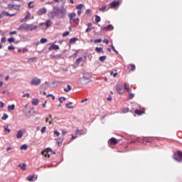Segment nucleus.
Wrapping results in <instances>:
<instances>
[{
    "instance_id": "obj_26",
    "label": "nucleus",
    "mask_w": 182,
    "mask_h": 182,
    "mask_svg": "<svg viewBox=\"0 0 182 182\" xmlns=\"http://www.w3.org/2000/svg\"><path fill=\"white\" fill-rule=\"evenodd\" d=\"M77 41H79V38L74 37L70 40V43H76Z\"/></svg>"
},
{
    "instance_id": "obj_64",
    "label": "nucleus",
    "mask_w": 182,
    "mask_h": 182,
    "mask_svg": "<svg viewBox=\"0 0 182 182\" xmlns=\"http://www.w3.org/2000/svg\"><path fill=\"white\" fill-rule=\"evenodd\" d=\"M77 14L79 16H80V15L82 14V10L78 9V11H77Z\"/></svg>"
},
{
    "instance_id": "obj_50",
    "label": "nucleus",
    "mask_w": 182,
    "mask_h": 182,
    "mask_svg": "<svg viewBox=\"0 0 182 182\" xmlns=\"http://www.w3.org/2000/svg\"><path fill=\"white\" fill-rule=\"evenodd\" d=\"M134 97V93H130L128 96V99L131 100V99H133Z\"/></svg>"
},
{
    "instance_id": "obj_5",
    "label": "nucleus",
    "mask_w": 182,
    "mask_h": 182,
    "mask_svg": "<svg viewBox=\"0 0 182 182\" xmlns=\"http://www.w3.org/2000/svg\"><path fill=\"white\" fill-rule=\"evenodd\" d=\"M41 79L38 78V77H34L31 80V85L32 86H38V85H41Z\"/></svg>"
},
{
    "instance_id": "obj_35",
    "label": "nucleus",
    "mask_w": 182,
    "mask_h": 182,
    "mask_svg": "<svg viewBox=\"0 0 182 182\" xmlns=\"http://www.w3.org/2000/svg\"><path fill=\"white\" fill-rule=\"evenodd\" d=\"M8 42L9 43H14V42H15V38H14V37H10L9 38H8Z\"/></svg>"
},
{
    "instance_id": "obj_24",
    "label": "nucleus",
    "mask_w": 182,
    "mask_h": 182,
    "mask_svg": "<svg viewBox=\"0 0 182 182\" xmlns=\"http://www.w3.org/2000/svg\"><path fill=\"white\" fill-rule=\"evenodd\" d=\"M45 24L46 28H50V26H52V21H50V20H47Z\"/></svg>"
},
{
    "instance_id": "obj_4",
    "label": "nucleus",
    "mask_w": 182,
    "mask_h": 182,
    "mask_svg": "<svg viewBox=\"0 0 182 182\" xmlns=\"http://www.w3.org/2000/svg\"><path fill=\"white\" fill-rule=\"evenodd\" d=\"M15 15H16V14H10L9 11H1V14H0V19H2L4 16L11 18L12 16H15Z\"/></svg>"
},
{
    "instance_id": "obj_12",
    "label": "nucleus",
    "mask_w": 182,
    "mask_h": 182,
    "mask_svg": "<svg viewBox=\"0 0 182 182\" xmlns=\"http://www.w3.org/2000/svg\"><path fill=\"white\" fill-rule=\"evenodd\" d=\"M28 31H30V32H32L33 31H38V26H33L32 24H28Z\"/></svg>"
},
{
    "instance_id": "obj_38",
    "label": "nucleus",
    "mask_w": 182,
    "mask_h": 182,
    "mask_svg": "<svg viewBox=\"0 0 182 182\" xmlns=\"http://www.w3.org/2000/svg\"><path fill=\"white\" fill-rule=\"evenodd\" d=\"M60 103H63V102L66 101V98L65 97H60L58 98Z\"/></svg>"
},
{
    "instance_id": "obj_31",
    "label": "nucleus",
    "mask_w": 182,
    "mask_h": 182,
    "mask_svg": "<svg viewBox=\"0 0 182 182\" xmlns=\"http://www.w3.org/2000/svg\"><path fill=\"white\" fill-rule=\"evenodd\" d=\"M71 105H73V103L68 102L65 105V107H67V109H73V106H71Z\"/></svg>"
},
{
    "instance_id": "obj_9",
    "label": "nucleus",
    "mask_w": 182,
    "mask_h": 182,
    "mask_svg": "<svg viewBox=\"0 0 182 182\" xmlns=\"http://www.w3.org/2000/svg\"><path fill=\"white\" fill-rule=\"evenodd\" d=\"M28 28H29V24L23 23L22 25L19 26V27L17 29L18 31H22V29H24L25 31H28Z\"/></svg>"
},
{
    "instance_id": "obj_61",
    "label": "nucleus",
    "mask_w": 182,
    "mask_h": 182,
    "mask_svg": "<svg viewBox=\"0 0 182 182\" xmlns=\"http://www.w3.org/2000/svg\"><path fill=\"white\" fill-rule=\"evenodd\" d=\"M124 86L125 90H127V92H129V87H127V84H126V82H124Z\"/></svg>"
},
{
    "instance_id": "obj_15",
    "label": "nucleus",
    "mask_w": 182,
    "mask_h": 182,
    "mask_svg": "<svg viewBox=\"0 0 182 182\" xmlns=\"http://www.w3.org/2000/svg\"><path fill=\"white\" fill-rule=\"evenodd\" d=\"M116 90L119 95H123L124 93L123 90H122V87H120V85L119 84L116 85Z\"/></svg>"
},
{
    "instance_id": "obj_8",
    "label": "nucleus",
    "mask_w": 182,
    "mask_h": 182,
    "mask_svg": "<svg viewBox=\"0 0 182 182\" xmlns=\"http://www.w3.org/2000/svg\"><path fill=\"white\" fill-rule=\"evenodd\" d=\"M113 29H114V27H113V25L112 24H109L102 28V31H105V32H109V31H113Z\"/></svg>"
},
{
    "instance_id": "obj_2",
    "label": "nucleus",
    "mask_w": 182,
    "mask_h": 182,
    "mask_svg": "<svg viewBox=\"0 0 182 182\" xmlns=\"http://www.w3.org/2000/svg\"><path fill=\"white\" fill-rule=\"evenodd\" d=\"M173 158L176 160V161H178V163L182 162V151L180 150H178L176 153L173 154Z\"/></svg>"
},
{
    "instance_id": "obj_30",
    "label": "nucleus",
    "mask_w": 182,
    "mask_h": 182,
    "mask_svg": "<svg viewBox=\"0 0 182 182\" xmlns=\"http://www.w3.org/2000/svg\"><path fill=\"white\" fill-rule=\"evenodd\" d=\"M13 9H15L16 11H19V9H21V5L13 4Z\"/></svg>"
},
{
    "instance_id": "obj_21",
    "label": "nucleus",
    "mask_w": 182,
    "mask_h": 182,
    "mask_svg": "<svg viewBox=\"0 0 182 182\" xmlns=\"http://www.w3.org/2000/svg\"><path fill=\"white\" fill-rule=\"evenodd\" d=\"M50 151H52V148L48 147L46 149H44L43 151L41 152V154H43V156L45 153H50Z\"/></svg>"
},
{
    "instance_id": "obj_40",
    "label": "nucleus",
    "mask_w": 182,
    "mask_h": 182,
    "mask_svg": "<svg viewBox=\"0 0 182 182\" xmlns=\"http://www.w3.org/2000/svg\"><path fill=\"white\" fill-rule=\"evenodd\" d=\"M83 6H85V5H83L82 4H77L76 6V9L82 10V8H83Z\"/></svg>"
},
{
    "instance_id": "obj_63",
    "label": "nucleus",
    "mask_w": 182,
    "mask_h": 182,
    "mask_svg": "<svg viewBox=\"0 0 182 182\" xmlns=\"http://www.w3.org/2000/svg\"><path fill=\"white\" fill-rule=\"evenodd\" d=\"M30 96H31V94H29V93H26V94H24V95H23V97H30Z\"/></svg>"
},
{
    "instance_id": "obj_22",
    "label": "nucleus",
    "mask_w": 182,
    "mask_h": 182,
    "mask_svg": "<svg viewBox=\"0 0 182 182\" xmlns=\"http://www.w3.org/2000/svg\"><path fill=\"white\" fill-rule=\"evenodd\" d=\"M18 167H20L21 168V170L25 171V170H26V164H25V163L20 164H18Z\"/></svg>"
},
{
    "instance_id": "obj_49",
    "label": "nucleus",
    "mask_w": 182,
    "mask_h": 182,
    "mask_svg": "<svg viewBox=\"0 0 182 182\" xmlns=\"http://www.w3.org/2000/svg\"><path fill=\"white\" fill-rule=\"evenodd\" d=\"M54 134L55 136H56V137H59V136L60 135V132H59L58 130H55Z\"/></svg>"
},
{
    "instance_id": "obj_10",
    "label": "nucleus",
    "mask_w": 182,
    "mask_h": 182,
    "mask_svg": "<svg viewBox=\"0 0 182 182\" xmlns=\"http://www.w3.org/2000/svg\"><path fill=\"white\" fill-rule=\"evenodd\" d=\"M29 18H31V12H28L27 14L25 16V17L23 18H21L20 22L22 23L23 22H26V21H28V19H29Z\"/></svg>"
},
{
    "instance_id": "obj_1",
    "label": "nucleus",
    "mask_w": 182,
    "mask_h": 182,
    "mask_svg": "<svg viewBox=\"0 0 182 182\" xmlns=\"http://www.w3.org/2000/svg\"><path fill=\"white\" fill-rule=\"evenodd\" d=\"M66 14H68V11H66V9H65L64 7L59 8L58 6H54L53 11H50L48 13V17L52 18V19H53L55 16H58V18L62 19L65 18V16L66 15Z\"/></svg>"
},
{
    "instance_id": "obj_14",
    "label": "nucleus",
    "mask_w": 182,
    "mask_h": 182,
    "mask_svg": "<svg viewBox=\"0 0 182 182\" xmlns=\"http://www.w3.org/2000/svg\"><path fill=\"white\" fill-rule=\"evenodd\" d=\"M59 46L53 44L48 48V50H59Z\"/></svg>"
},
{
    "instance_id": "obj_37",
    "label": "nucleus",
    "mask_w": 182,
    "mask_h": 182,
    "mask_svg": "<svg viewBox=\"0 0 182 182\" xmlns=\"http://www.w3.org/2000/svg\"><path fill=\"white\" fill-rule=\"evenodd\" d=\"M6 9H10V11H12L14 9V4H9L7 7H5Z\"/></svg>"
},
{
    "instance_id": "obj_60",
    "label": "nucleus",
    "mask_w": 182,
    "mask_h": 182,
    "mask_svg": "<svg viewBox=\"0 0 182 182\" xmlns=\"http://www.w3.org/2000/svg\"><path fill=\"white\" fill-rule=\"evenodd\" d=\"M90 31H92V28L87 27V28L85 29V33H89V32H90Z\"/></svg>"
},
{
    "instance_id": "obj_17",
    "label": "nucleus",
    "mask_w": 182,
    "mask_h": 182,
    "mask_svg": "<svg viewBox=\"0 0 182 182\" xmlns=\"http://www.w3.org/2000/svg\"><path fill=\"white\" fill-rule=\"evenodd\" d=\"M32 105L33 106H38V105H39V99L33 98L32 100Z\"/></svg>"
},
{
    "instance_id": "obj_36",
    "label": "nucleus",
    "mask_w": 182,
    "mask_h": 182,
    "mask_svg": "<svg viewBox=\"0 0 182 182\" xmlns=\"http://www.w3.org/2000/svg\"><path fill=\"white\" fill-rule=\"evenodd\" d=\"M28 8H34L35 4H33V1H29L28 4Z\"/></svg>"
},
{
    "instance_id": "obj_32",
    "label": "nucleus",
    "mask_w": 182,
    "mask_h": 182,
    "mask_svg": "<svg viewBox=\"0 0 182 182\" xmlns=\"http://www.w3.org/2000/svg\"><path fill=\"white\" fill-rule=\"evenodd\" d=\"M107 58V56H106V55L100 56L99 60H100V62H105V60Z\"/></svg>"
},
{
    "instance_id": "obj_34",
    "label": "nucleus",
    "mask_w": 182,
    "mask_h": 182,
    "mask_svg": "<svg viewBox=\"0 0 182 182\" xmlns=\"http://www.w3.org/2000/svg\"><path fill=\"white\" fill-rule=\"evenodd\" d=\"M20 149L21 150H28V145L24 144L21 146Z\"/></svg>"
},
{
    "instance_id": "obj_59",
    "label": "nucleus",
    "mask_w": 182,
    "mask_h": 182,
    "mask_svg": "<svg viewBox=\"0 0 182 182\" xmlns=\"http://www.w3.org/2000/svg\"><path fill=\"white\" fill-rule=\"evenodd\" d=\"M103 43H106V45H109V39H107V38L104 39Z\"/></svg>"
},
{
    "instance_id": "obj_39",
    "label": "nucleus",
    "mask_w": 182,
    "mask_h": 182,
    "mask_svg": "<svg viewBox=\"0 0 182 182\" xmlns=\"http://www.w3.org/2000/svg\"><path fill=\"white\" fill-rule=\"evenodd\" d=\"M8 117H9L8 114H4L3 116L1 117V120H6V119H8Z\"/></svg>"
},
{
    "instance_id": "obj_48",
    "label": "nucleus",
    "mask_w": 182,
    "mask_h": 182,
    "mask_svg": "<svg viewBox=\"0 0 182 182\" xmlns=\"http://www.w3.org/2000/svg\"><path fill=\"white\" fill-rule=\"evenodd\" d=\"M110 75L113 76V77H116L117 76V73H114L113 71L110 72Z\"/></svg>"
},
{
    "instance_id": "obj_57",
    "label": "nucleus",
    "mask_w": 182,
    "mask_h": 182,
    "mask_svg": "<svg viewBox=\"0 0 182 182\" xmlns=\"http://www.w3.org/2000/svg\"><path fill=\"white\" fill-rule=\"evenodd\" d=\"M129 108H123L122 109V113H128Z\"/></svg>"
},
{
    "instance_id": "obj_3",
    "label": "nucleus",
    "mask_w": 182,
    "mask_h": 182,
    "mask_svg": "<svg viewBox=\"0 0 182 182\" xmlns=\"http://www.w3.org/2000/svg\"><path fill=\"white\" fill-rule=\"evenodd\" d=\"M111 9H118L120 6V1H113L109 4Z\"/></svg>"
},
{
    "instance_id": "obj_62",
    "label": "nucleus",
    "mask_w": 182,
    "mask_h": 182,
    "mask_svg": "<svg viewBox=\"0 0 182 182\" xmlns=\"http://www.w3.org/2000/svg\"><path fill=\"white\" fill-rule=\"evenodd\" d=\"M9 35H11V36H12V35H16V31H10V32H9Z\"/></svg>"
},
{
    "instance_id": "obj_53",
    "label": "nucleus",
    "mask_w": 182,
    "mask_h": 182,
    "mask_svg": "<svg viewBox=\"0 0 182 182\" xmlns=\"http://www.w3.org/2000/svg\"><path fill=\"white\" fill-rule=\"evenodd\" d=\"M4 130L7 132V133H11V129H9L8 127H4Z\"/></svg>"
},
{
    "instance_id": "obj_18",
    "label": "nucleus",
    "mask_w": 182,
    "mask_h": 182,
    "mask_svg": "<svg viewBox=\"0 0 182 182\" xmlns=\"http://www.w3.org/2000/svg\"><path fill=\"white\" fill-rule=\"evenodd\" d=\"M22 136H23V131H22L21 129H20L16 134V137L18 139H22Z\"/></svg>"
},
{
    "instance_id": "obj_13",
    "label": "nucleus",
    "mask_w": 182,
    "mask_h": 182,
    "mask_svg": "<svg viewBox=\"0 0 182 182\" xmlns=\"http://www.w3.org/2000/svg\"><path fill=\"white\" fill-rule=\"evenodd\" d=\"M27 180L28 181H35V180H38V175L36 176L35 175H30L27 177Z\"/></svg>"
},
{
    "instance_id": "obj_47",
    "label": "nucleus",
    "mask_w": 182,
    "mask_h": 182,
    "mask_svg": "<svg viewBox=\"0 0 182 182\" xmlns=\"http://www.w3.org/2000/svg\"><path fill=\"white\" fill-rule=\"evenodd\" d=\"M95 43H102V38L95 39L94 41Z\"/></svg>"
},
{
    "instance_id": "obj_29",
    "label": "nucleus",
    "mask_w": 182,
    "mask_h": 182,
    "mask_svg": "<svg viewBox=\"0 0 182 182\" xmlns=\"http://www.w3.org/2000/svg\"><path fill=\"white\" fill-rule=\"evenodd\" d=\"M69 18H70V21H72V19H73V18H75V16H76V13L73 12L71 14H70L68 15Z\"/></svg>"
},
{
    "instance_id": "obj_43",
    "label": "nucleus",
    "mask_w": 182,
    "mask_h": 182,
    "mask_svg": "<svg viewBox=\"0 0 182 182\" xmlns=\"http://www.w3.org/2000/svg\"><path fill=\"white\" fill-rule=\"evenodd\" d=\"M129 66H131V70L132 72H134V70H136V65H134V64H130Z\"/></svg>"
},
{
    "instance_id": "obj_33",
    "label": "nucleus",
    "mask_w": 182,
    "mask_h": 182,
    "mask_svg": "<svg viewBox=\"0 0 182 182\" xmlns=\"http://www.w3.org/2000/svg\"><path fill=\"white\" fill-rule=\"evenodd\" d=\"M100 21H102L100 16L96 15L95 16V22H97V23H99V22H100Z\"/></svg>"
},
{
    "instance_id": "obj_25",
    "label": "nucleus",
    "mask_w": 182,
    "mask_h": 182,
    "mask_svg": "<svg viewBox=\"0 0 182 182\" xmlns=\"http://www.w3.org/2000/svg\"><path fill=\"white\" fill-rule=\"evenodd\" d=\"M70 90H72V86H70V85L68 84L67 85V88H64V92L68 93V92H70Z\"/></svg>"
},
{
    "instance_id": "obj_19",
    "label": "nucleus",
    "mask_w": 182,
    "mask_h": 182,
    "mask_svg": "<svg viewBox=\"0 0 182 182\" xmlns=\"http://www.w3.org/2000/svg\"><path fill=\"white\" fill-rule=\"evenodd\" d=\"M134 113L136 114H138L139 116H141V114H144V111H143L141 109H135Z\"/></svg>"
},
{
    "instance_id": "obj_54",
    "label": "nucleus",
    "mask_w": 182,
    "mask_h": 182,
    "mask_svg": "<svg viewBox=\"0 0 182 182\" xmlns=\"http://www.w3.org/2000/svg\"><path fill=\"white\" fill-rule=\"evenodd\" d=\"M0 107L1 109H4V107H5V103L2 101H0Z\"/></svg>"
},
{
    "instance_id": "obj_52",
    "label": "nucleus",
    "mask_w": 182,
    "mask_h": 182,
    "mask_svg": "<svg viewBox=\"0 0 182 182\" xmlns=\"http://www.w3.org/2000/svg\"><path fill=\"white\" fill-rule=\"evenodd\" d=\"M1 43H5V42H6V37L4 36L3 38H1Z\"/></svg>"
},
{
    "instance_id": "obj_46",
    "label": "nucleus",
    "mask_w": 182,
    "mask_h": 182,
    "mask_svg": "<svg viewBox=\"0 0 182 182\" xmlns=\"http://www.w3.org/2000/svg\"><path fill=\"white\" fill-rule=\"evenodd\" d=\"M82 60H83V58L80 57V58H78L76 60V63H77V65H79V63H80V62H82Z\"/></svg>"
},
{
    "instance_id": "obj_28",
    "label": "nucleus",
    "mask_w": 182,
    "mask_h": 182,
    "mask_svg": "<svg viewBox=\"0 0 182 182\" xmlns=\"http://www.w3.org/2000/svg\"><path fill=\"white\" fill-rule=\"evenodd\" d=\"M8 110L11 112V110H15V105H8Z\"/></svg>"
},
{
    "instance_id": "obj_23",
    "label": "nucleus",
    "mask_w": 182,
    "mask_h": 182,
    "mask_svg": "<svg viewBox=\"0 0 182 182\" xmlns=\"http://www.w3.org/2000/svg\"><path fill=\"white\" fill-rule=\"evenodd\" d=\"M108 10L109 9H107V6L106 4L103 5L100 8V11H101V12H105V11H108Z\"/></svg>"
},
{
    "instance_id": "obj_44",
    "label": "nucleus",
    "mask_w": 182,
    "mask_h": 182,
    "mask_svg": "<svg viewBox=\"0 0 182 182\" xmlns=\"http://www.w3.org/2000/svg\"><path fill=\"white\" fill-rule=\"evenodd\" d=\"M111 49H112V50L117 53V55H119V51L117 50L116 48H114V46L111 45Z\"/></svg>"
},
{
    "instance_id": "obj_42",
    "label": "nucleus",
    "mask_w": 182,
    "mask_h": 182,
    "mask_svg": "<svg viewBox=\"0 0 182 182\" xmlns=\"http://www.w3.org/2000/svg\"><path fill=\"white\" fill-rule=\"evenodd\" d=\"M53 58H54L55 59H59V58H62V54H56L53 55Z\"/></svg>"
},
{
    "instance_id": "obj_41",
    "label": "nucleus",
    "mask_w": 182,
    "mask_h": 182,
    "mask_svg": "<svg viewBox=\"0 0 182 182\" xmlns=\"http://www.w3.org/2000/svg\"><path fill=\"white\" fill-rule=\"evenodd\" d=\"M40 42H41V43H46V42H48V39L46 38H42L40 40Z\"/></svg>"
},
{
    "instance_id": "obj_45",
    "label": "nucleus",
    "mask_w": 182,
    "mask_h": 182,
    "mask_svg": "<svg viewBox=\"0 0 182 182\" xmlns=\"http://www.w3.org/2000/svg\"><path fill=\"white\" fill-rule=\"evenodd\" d=\"M137 141L139 143H141V141L139 139H136V140L130 141L129 144H134L135 143H137Z\"/></svg>"
},
{
    "instance_id": "obj_20",
    "label": "nucleus",
    "mask_w": 182,
    "mask_h": 182,
    "mask_svg": "<svg viewBox=\"0 0 182 182\" xmlns=\"http://www.w3.org/2000/svg\"><path fill=\"white\" fill-rule=\"evenodd\" d=\"M95 51L97 52V53H104L103 48L102 47H96Z\"/></svg>"
},
{
    "instance_id": "obj_58",
    "label": "nucleus",
    "mask_w": 182,
    "mask_h": 182,
    "mask_svg": "<svg viewBox=\"0 0 182 182\" xmlns=\"http://www.w3.org/2000/svg\"><path fill=\"white\" fill-rule=\"evenodd\" d=\"M69 33H70V32H69V31H65V33H63V37L68 36V35H69Z\"/></svg>"
},
{
    "instance_id": "obj_27",
    "label": "nucleus",
    "mask_w": 182,
    "mask_h": 182,
    "mask_svg": "<svg viewBox=\"0 0 182 182\" xmlns=\"http://www.w3.org/2000/svg\"><path fill=\"white\" fill-rule=\"evenodd\" d=\"M85 14L86 15H87V16H92V9H87L85 11Z\"/></svg>"
},
{
    "instance_id": "obj_6",
    "label": "nucleus",
    "mask_w": 182,
    "mask_h": 182,
    "mask_svg": "<svg viewBox=\"0 0 182 182\" xmlns=\"http://www.w3.org/2000/svg\"><path fill=\"white\" fill-rule=\"evenodd\" d=\"M87 133V129H76L75 134H79L80 136H83Z\"/></svg>"
},
{
    "instance_id": "obj_51",
    "label": "nucleus",
    "mask_w": 182,
    "mask_h": 182,
    "mask_svg": "<svg viewBox=\"0 0 182 182\" xmlns=\"http://www.w3.org/2000/svg\"><path fill=\"white\" fill-rule=\"evenodd\" d=\"M47 97H52V100H55V99H56L55 95H53V94H48Z\"/></svg>"
},
{
    "instance_id": "obj_56",
    "label": "nucleus",
    "mask_w": 182,
    "mask_h": 182,
    "mask_svg": "<svg viewBox=\"0 0 182 182\" xmlns=\"http://www.w3.org/2000/svg\"><path fill=\"white\" fill-rule=\"evenodd\" d=\"M9 50H15V48L13 46H9L8 47Z\"/></svg>"
},
{
    "instance_id": "obj_11",
    "label": "nucleus",
    "mask_w": 182,
    "mask_h": 182,
    "mask_svg": "<svg viewBox=\"0 0 182 182\" xmlns=\"http://www.w3.org/2000/svg\"><path fill=\"white\" fill-rule=\"evenodd\" d=\"M118 141L117 139L114 137H112L111 139H109L108 141V144H117Z\"/></svg>"
},
{
    "instance_id": "obj_7",
    "label": "nucleus",
    "mask_w": 182,
    "mask_h": 182,
    "mask_svg": "<svg viewBox=\"0 0 182 182\" xmlns=\"http://www.w3.org/2000/svg\"><path fill=\"white\" fill-rule=\"evenodd\" d=\"M46 12H47L46 8L43 7V8L38 9V11L37 12V15H38V16H41V15L46 14Z\"/></svg>"
},
{
    "instance_id": "obj_16",
    "label": "nucleus",
    "mask_w": 182,
    "mask_h": 182,
    "mask_svg": "<svg viewBox=\"0 0 182 182\" xmlns=\"http://www.w3.org/2000/svg\"><path fill=\"white\" fill-rule=\"evenodd\" d=\"M55 141L57 142L58 146H60V144H62V143H63V136L60 138L56 139Z\"/></svg>"
},
{
    "instance_id": "obj_55",
    "label": "nucleus",
    "mask_w": 182,
    "mask_h": 182,
    "mask_svg": "<svg viewBox=\"0 0 182 182\" xmlns=\"http://www.w3.org/2000/svg\"><path fill=\"white\" fill-rule=\"evenodd\" d=\"M41 132L42 134L45 133L46 132V127H43L41 129Z\"/></svg>"
}]
</instances>
